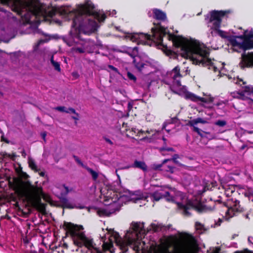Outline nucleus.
Listing matches in <instances>:
<instances>
[{
    "mask_svg": "<svg viewBox=\"0 0 253 253\" xmlns=\"http://www.w3.org/2000/svg\"><path fill=\"white\" fill-rule=\"evenodd\" d=\"M168 161V160H166L164 161V163H165L167 161Z\"/></svg>",
    "mask_w": 253,
    "mask_h": 253,
    "instance_id": "45",
    "label": "nucleus"
},
{
    "mask_svg": "<svg viewBox=\"0 0 253 253\" xmlns=\"http://www.w3.org/2000/svg\"><path fill=\"white\" fill-rule=\"evenodd\" d=\"M216 124L218 126H223L225 125V123L223 121H218L217 123H216Z\"/></svg>",
    "mask_w": 253,
    "mask_h": 253,
    "instance_id": "35",
    "label": "nucleus"
},
{
    "mask_svg": "<svg viewBox=\"0 0 253 253\" xmlns=\"http://www.w3.org/2000/svg\"><path fill=\"white\" fill-rule=\"evenodd\" d=\"M133 62L136 68L139 71H141L145 67V66L147 65L146 64L142 62L141 58L138 56H136L134 58Z\"/></svg>",
    "mask_w": 253,
    "mask_h": 253,
    "instance_id": "14",
    "label": "nucleus"
},
{
    "mask_svg": "<svg viewBox=\"0 0 253 253\" xmlns=\"http://www.w3.org/2000/svg\"><path fill=\"white\" fill-rule=\"evenodd\" d=\"M134 165H135V167L140 168L143 170H145L146 169V165H145V164H144L142 162H135L134 163Z\"/></svg>",
    "mask_w": 253,
    "mask_h": 253,
    "instance_id": "20",
    "label": "nucleus"
},
{
    "mask_svg": "<svg viewBox=\"0 0 253 253\" xmlns=\"http://www.w3.org/2000/svg\"><path fill=\"white\" fill-rule=\"evenodd\" d=\"M166 124H165V125H164V126H163V129H165V128H166Z\"/></svg>",
    "mask_w": 253,
    "mask_h": 253,
    "instance_id": "42",
    "label": "nucleus"
},
{
    "mask_svg": "<svg viewBox=\"0 0 253 253\" xmlns=\"http://www.w3.org/2000/svg\"><path fill=\"white\" fill-rule=\"evenodd\" d=\"M194 130L197 132L202 137H206L207 134H209V133L203 132L201 131L198 128L196 127H194Z\"/></svg>",
    "mask_w": 253,
    "mask_h": 253,
    "instance_id": "19",
    "label": "nucleus"
},
{
    "mask_svg": "<svg viewBox=\"0 0 253 253\" xmlns=\"http://www.w3.org/2000/svg\"><path fill=\"white\" fill-rule=\"evenodd\" d=\"M19 175L23 178V181L17 178L12 179L11 186L19 198L26 201L32 207L36 209L42 214L45 213V204L41 202L42 198L45 202L50 203V197L45 194L42 186L37 182L32 184L26 180L29 175L21 171V169H16Z\"/></svg>",
    "mask_w": 253,
    "mask_h": 253,
    "instance_id": "2",
    "label": "nucleus"
},
{
    "mask_svg": "<svg viewBox=\"0 0 253 253\" xmlns=\"http://www.w3.org/2000/svg\"><path fill=\"white\" fill-rule=\"evenodd\" d=\"M198 123H203V124H205L206 123V121L202 120L201 119H197L196 120H193L192 121H191L190 123V125L191 126H193L195 124H196Z\"/></svg>",
    "mask_w": 253,
    "mask_h": 253,
    "instance_id": "21",
    "label": "nucleus"
},
{
    "mask_svg": "<svg viewBox=\"0 0 253 253\" xmlns=\"http://www.w3.org/2000/svg\"><path fill=\"white\" fill-rule=\"evenodd\" d=\"M134 195V193L127 190H124V193L122 194V196L129 198L130 200L134 202H136L138 200H146L148 197V195L146 194H136V197H132V196Z\"/></svg>",
    "mask_w": 253,
    "mask_h": 253,
    "instance_id": "10",
    "label": "nucleus"
},
{
    "mask_svg": "<svg viewBox=\"0 0 253 253\" xmlns=\"http://www.w3.org/2000/svg\"><path fill=\"white\" fill-rule=\"evenodd\" d=\"M137 49L136 48H134V50H136Z\"/></svg>",
    "mask_w": 253,
    "mask_h": 253,
    "instance_id": "48",
    "label": "nucleus"
},
{
    "mask_svg": "<svg viewBox=\"0 0 253 253\" xmlns=\"http://www.w3.org/2000/svg\"><path fill=\"white\" fill-rule=\"evenodd\" d=\"M3 4L10 3L13 10L20 14L22 9H26L36 16H41L45 20L52 17L57 10L56 8L41 3L39 0H0ZM58 12L61 15L73 19L74 17L84 14L93 15L94 18L101 22L105 18L104 14H101L93 10V6L87 2L85 5L79 6L75 11H70L68 8L62 7L58 9Z\"/></svg>",
    "mask_w": 253,
    "mask_h": 253,
    "instance_id": "1",
    "label": "nucleus"
},
{
    "mask_svg": "<svg viewBox=\"0 0 253 253\" xmlns=\"http://www.w3.org/2000/svg\"><path fill=\"white\" fill-rule=\"evenodd\" d=\"M154 13L156 17L159 19H164L166 17L165 14L159 10H155Z\"/></svg>",
    "mask_w": 253,
    "mask_h": 253,
    "instance_id": "17",
    "label": "nucleus"
},
{
    "mask_svg": "<svg viewBox=\"0 0 253 253\" xmlns=\"http://www.w3.org/2000/svg\"><path fill=\"white\" fill-rule=\"evenodd\" d=\"M110 234V243H104L102 247L104 250H110L112 246V242H115L120 247V249L126 252L127 250L128 246H130L136 253H149V251L144 247V243L139 240L140 236L145 234V230L143 229L142 223H133L131 228L126 232L124 240H123L118 233L113 230H109Z\"/></svg>",
    "mask_w": 253,
    "mask_h": 253,
    "instance_id": "3",
    "label": "nucleus"
},
{
    "mask_svg": "<svg viewBox=\"0 0 253 253\" xmlns=\"http://www.w3.org/2000/svg\"><path fill=\"white\" fill-rule=\"evenodd\" d=\"M64 226L67 231L73 237L75 244L78 246H81L82 244H84L88 249L94 250L92 253H100L98 250L94 247L91 240L85 237L84 233L81 231L83 230L82 226L74 225L71 223H65Z\"/></svg>",
    "mask_w": 253,
    "mask_h": 253,
    "instance_id": "5",
    "label": "nucleus"
},
{
    "mask_svg": "<svg viewBox=\"0 0 253 253\" xmlns=\"http://www.w3.org/2000/svg\"><path fill=\"white\" fill-rule=\"evenodd\" d=\"M179 69L177 68H175L172 71V73L173 74V77L176 78L178 76Z\"/></svg>",
    "mask_w": 253,
    "mask_h": 253,
    "instance_id": "29",
    "label": "nucleus"
},
{
    "mask_svg": "<svg viewBox=\"0 0 253 253\" xmlns=\"http://www.w3.org/2000/svg\"><path fill=\"white\" fill-rule=\"evenodd\" d=\"M165 195L161 193H156L153 195V197L156 201H158L160 199L161 197Z\"/></svg>",
    "mask_w": 253,
    "mask_h": 253,
    "instance_id": "26",
    "label": "nucleus"
},
{
    "mask_svg": "<svg viewBox=\"0 0 253 253\" xmlns=\"http://www.w3.org/2000/svg\"><path fill=\"white\" fill-rule=\"evenodd\" d=\"M158 133L159 131L156 130L151 129L146 131L139 130L137 131V134L136 135V136L138 138H140L141 140L150 141L152 137L150 134L153 136Z\"/></svg>",
    "mask_w": 253,
    "mask_h": 253,
    "instance_id": "9",
    "label": "nucleus"
},
{
    "mask_svg": "<svg viewBox=\"0 0 253 253\" xmlns=\"http://www.w3.org/2000/svg\"><path fill=\"white\" fill-rule=\"evenodd\" d=\"M2 156H3L4 158L5 157H8L12 160H14V158L15 157V155L13 154H2Z\"/></svg>",
    "mask_w": 253,
    "mask_h": 253,
    "instance_id": "30",
    "label": "nucleus"
},
{
    "mask_svg": "<svg viewBox=\"0 0 253 253\" xmlns=\"http://www.w3.org/2000/svg\"><path fill=\"white\" fill-rule=\"evenodd\" d=\"M77 161L78 162V163L81 164V161L80 160H77Z\"/></svg>",
    "mask_w": 253,
    "mask_h": 253,
    "instance_id": "43",
    "label": "nucleus"
},
{
    "mask_svg": "<svg viewBox=\"0 0 253 253\" xmlns=\"http://www.w3.org/2000/svg\"><path fill=\"white\" fill-rule=\"evenodd\" d=\"M185 96L187 98L190 99L195 101H197L198 100H200L202 102L207 101L205 98L199 97L190 92H186L185 93Z\"/></svg>",
    "mask_w": 253,
    "mask_h": 253,
    "instance_id": "16",
    "label": "nucleus"
},
{
    "mask_svg": "<svg viewBox=\"0 0 253 253\" xmlns=\"http://www.w3.org/2000/svg\"><path fill=\"white\" fill-rule=\"evenodd\" d=\"M46 135V134L45 132H42V134H41V136L42 137V138L44 140L45 139V136Z\"/></svg>",
    "mask_w": 253,
    "mask_h": 253,
    "instance_id": "38",
    "label": "nucleus"
},
{
    "mask_svg": "<svg viewBox=\"0 0 253 253\" xmlns=\"http://www.w3.org/2000/svg\"><path fill=\"white\" fill-rule=\"evenodd\" d=\"M67 109V108L64 106H58L56 107L55 110L61 112L66 113Z\"/></svg>",
    "mask_w": 253,
    "mask_h": 253,
    "instance_id": "23",
    "label": "nucleus"
},
{
    "mask_svg": "<svg viewBox=\"0 0 253 253\" xmlns=\"http://www.w3.org/2000/svg\"><path fill=\"white\" fill-rule=\"evenodd\" d=\"M203 227V225L200 223H197L196 224V228L197 230H201Z\"/></svg>",
    "mask_w": 253,
    "mask_h": 253,
    "instance_id": "34",
    "label": "nucleus"
},
{
    "mask_svg": "<svg viewBox=\"0 0 253 253\" xmlns=\"http://www.w3.org/2000/svg\"><path fill=\"white\" fill-rule=\"evenodd\" d=\"M75 109L72 108H67L66 113L71 115H73L75 112Z\"/></svg>",
    "mask_w": 253,
    "mask_h": 253,
    "instance_id": "28",
    "label": "nucleus"
},
{
    "mask_svg": "<svg viewBox=\"0 0 253 253\" xmlns=\"http://www.w3.org/2000/svg\"><path fill=\"white\" fill-rule=\"evenodd\" d=\"M243 61L247 66H253V52L242 55Z\"/></svg>",
    "mask_w": 253,
    "mask_h": 253,
    "instance_id": "13",
    "label": "nucleus"
},
{
    "mask_svg": "<svg viewBox=\"0 0 253 253\" xmlns=\"http://www.w3.org/2000/svg\"><path fill=\"white\" fill-rule=\"evenodd\" d=\"M126 124H123V128H124L125 130H122L123 133H125L126 135L129 137L134 138V136H136L137 134V130L135 128H131L127 129Z\"/></svg>",
    "mask_w": 253,
    "mask_h": 253,
    "instance_id": "12",
    "label": "nucleus"
},
{
    "mask_svg": "<svg viewBox=\"0 0 253 253\" xmlns=\"http://www.w3.org/2000/svg\"><path fill=\"white\" fill-rule=\"evenodd\" d=\"M51 62L55 69L57 71H60L59 64L57 62L54 61L52 58L51 59Z\"/></svg>",
    "mask_w": 253,
    "mask_h": 253,
    "instance_id": "22",
    "label": "nucleus"
},
{
    "mask_svg": "<svg viewBox=\"0 0 253 253\" xmlns=\"http://www.w3.org/2000/svg\"><path fill=\"white\" fill-rule=\"evenodd\" d=\"M88 171L90 173L93 179H96L98 177V174L92 170L91 169H88Z\"/></svg>",
    "mask_w": 253,
    "mask_h": 253,
    "instance_id": "24",
    "label": "nucleus"
},
{
    "mask_svg": "<svg viewBox=\"0 0 253 253\" xmlns=\"http://www.w3.org/2000/svg\"><path fill=\"white\" fill-rule=\"evenodd\" d=\"M219 248H216L213 251V253H219Z\"/></svg>",
    "mask_w": 253,
    "mask_h": 253,
    "instance_id": "39",
    "label": "nucleus"
},
{
    "mask_svg": "<svg viewBox=\"0 0 253 253\" xmlns=\"http://www.w3.org/2000/svg\"><path fill=\"white\" fill-rule=\"evenodd\" d=\"M126 38L133 42H135L137 40L141 42L143 39L150 40V36L143 34H128L126 36Z\"/></svg>",
    "mask_w": 253,
    "mask_h": 253,
    "instance_id": "11",
    "label": "nucleus"
},
{
    "mask_svg": "<svg viewBox=\"0 0 253 253\" xmlns=\"http://www.w3.org/2000/svg\"><path fill=\"white\" fill-rule=\"evenodd\" d=\"M29 210L26 209L25 211H23V215H27L29 213Z\"/></svg>",
    "mask_w": 253,
    "mask_h": 253,
    "instance_id": "40",
    "label": "nucleus"
},
{
    "mask_svg": "<svg viewBox=\"0 0 253 253\" xmlns=\"http://www.w3.org/2000/svg\"><path fill=\"white\" fill-rule=\"evenodd\" d=\"M168 150H171L172 149L171 148H169Z\"/></svg>",
    "mask_w": 253,
    "mask_h": 253,
    "instance_id": "46",
    "label": "nucleus"
},
{
    "mask_svg": "<svg viewBox=\"0 0 253 253\" xmlns=\"http://www.w3.org/2000/svg\"><path fill=\"white\" fill-rule=\"evenodd\" d=\"M159 31L160 32L161 34L165 35L167 33H168L167 32V29L163 27H160L159 29Z\"/></svg>",
    "mask_w": 253,
    "mask_h": 253,
    "instance_id": "27",
    "label": "nucleus"
},
{
    "mask_svg": "<svg viewBox=\"0 0 253 253\" xmlns=\"http://www.w3.org/2000/svg\"><path fill=\"white\" fill-rule=\"evenodd\" d=\"M100 198L105 205L115 202L118 199V195L110 187L106 186L101 190Z\"/></svg>",
    "mask_w": 253,
    "mask_h": 253,
    "instance_id": "7",
    "label": "nucleus"
},
{
    "mask_svg": "<svg viewBox=\"0 0 253 253\" xmlns=\"http://www.w3.org/2000/svg\"><path fill=\"white\" fill-rule=\"evenodd\" d=\"M127 76L128 77L131 79V80H135V77L132 75L130 73H127Z\"/></svg>",
    "mask_w": 253,
    "mask_h": 253,
    "instance_id": "33",
    "label": "nucleus"
},
{
    "mask_svg": "<svg viewBox=\"0 0 253 253\" xmlns=\"http://www.w3.org/2000/svg\"><path fill=\"white\" fill-rule=\"evenodd\" d=\"M233 212V209L232 208L229 209L228 211L227 212V214H229L230 216H232L231 214Z\"/></svg>",
    "mask_w": 253,
    "mask_h": 253,
    "instance_id": "37",
    "label": "nucleus"
},
{
    "mask_svg": "<svg viewBox=\"0 0 253 253\" xmlns=\"http://www.w3.org/2000/svg\"><path fill=\"white\" fill-rule=\"evenodd\" d=\"M39 174L42 176H43L44 175V173L43 172H42V171L40 172L39 173Z\"/></svg>",
    "mask_w": 253,
    "mask_h": 253,
    "instance_id": "41",
    "label": "nucleus"
},
{
    "mask_svg": "<svg viewBox=\"0 0 253 253\" xmlns=\"http://www.w3.org/2000/svg\"><path fill=\"white\" fill-rule=\"evenodd\" d=\"M104 139L105 140V141L107 142L108 143L110 144V145H113V142L108 138L107 137H104Z\"/></svg>",
    "mask_w": 253,
    "mask_h": 253,
    "instance_id": "32",
    "label": "nucleus"
},
{
    "mask_svg": "<svg viewBox=\"0 0 253 253\" xmlns=\"http://www.w3.org/2000/svg\"><path fill=\"white\" fill-rule=\"evenodd\" d=\"M29 167L32 169H33L35 171L38 170V169H37V168L36 167L35 163H34V161L31 159H29Z\"/></svg>",
    "mask_w": 253,
    "mask_h": 253,
    "instance_id": "18",
    "label": "nucleus"
},
{
    "mask_svg": "<svg viewBox=\"0 0 253 253\" xmlns=\"http://www.w3.org/2000/svg\"><path fill=\"white\" fill-rule=\"evenodd\" d=\"M246 91L251 92L253 94V88H250V87H247L246 89Z\"/></svg>",
    "mask_w": 253,
    "mask_h": 253,
    "instance_id": "36",
    "label": "nucleus"
},
{
    "mask_svg": "<svg viewBox=\"0 0 253 253\" xmlns=\"http://www.w3.org/2000/svg\"><path fill=\"white\" fill-rule=\"evenodd\" d=\"M59 188H60L62 189V192L63 194H66L69 191L68 187L65 186L64 185L59 186Z\"/></svg>",
    "mask_w": 253,
    "mask_h": 253,
    "instance_id": "25",
    "label": "nucleus"
},
{
    "mask_svg": "<svg viewBox=\"0 0 253 253\" xmlns=\"http://www.w3.org/2000/svg\"><path fill=\"white\" fill-rule=\"evenodd\" d=\"M236 42L245 49L253 47V40L246 35L237 38Z\"/></svg>",
    "mask_w": 253,
    "mask_h": 253,
    "instance_id": "8",
    "label": "nucleus"
},
{
    "mask_svg": "<svg viewBox=\"0 0 253 253\" xmlns=\"http://www.w3.org/2000/svg\"><path fill=\"white\" fill-rule=\"evenodd\" d=\"M177 206L185 214H188V210L192 208L196 209L199 211H202L204 209V206L198 201L193 202L187 199H183L181 203L177 204Z\"/></svg>",
    "mask_w": 253,
    "mask_h": 253,
    "instance_id": "6",
    "label": "nucleus"
},
{
    "mask_svg": "<svg viewBox=\"0 0 253 253\" xmlns=\"http://www.w3.org/2000/svg\"><path fill=\"white\" fill-rule=\"evenodd\" d=\"M1 140H2V141H4V138H3V137H1Z\"/></svg>",
    "mask_w": 253,
    "mask_h": 253,
    "instance_id": "44",
    "label": "nucleus"
},
{
    "mask_svg": "<svg viewBox=\"0 0 253 253\" xmlns=\"http://www.w3.org/2000/svg\"><path fill=\"white\" fill-rule=\"evenodd\" d=\"M225 12L223 11H213L211 13V19L219 22L221 17L225 15Z\"/></svg>",
    "mask_w": 253,
    "mask_h": 253,
    "instance_id": "15",
    "label": "nucleus"
},
{
    "mask_svg": "<svg viewBox=\"0 0 253 253\" xmlns=\"http://www.w3.org/2000/svg\"><path fill=\"white\" fill-rule=\"evenodd\" d=\"M169 39L182 50V56L189 58L194 64H211V61L208 58V49L203 44L194 40H187L181 37L168 34Z\"/></svg>",
    "mask_w": 253,
    "mask_h": 253,
    "instance_id": "4",
    "label": "nucleus"
},
{
    "mask_svg": "<svg viewBox=\"0 0 253 253\" xmlns=\"http://www.w3.org/2000/svg\"><path fill=\"white\" fill-rule=\"evenodd\" d=\"M72 118L75 121H78L79 119V115L75 112L72 115Z\"/></svg>",
    "mask_w": 253,
    "mask_h": 253,
    "instance_id": "31",
    "label": "nucleus"
},
{
    "mask_svg": "<svg viewBox=\"0 0 253 253\" xmlns=\"http://www.w3.org/2000/svg\"><path fill=\"white\" fill-rule=\"evenodd\" d=\"M79 51L80 52H82V51L81 50H79Z\"/></svg>",
    "mask_w": 253,
    "mask_h": 253,
    "instance_id": "47",
    "label": "nucleus"
}]
</instances>
